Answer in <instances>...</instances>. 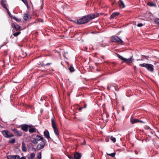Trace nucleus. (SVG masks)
I'll use <instances>...</instances> for the list:
<instances>
[{
	"mask_svg": "<svg viewBox=\"0 0 159 159\" xmlns=\"http://www.w3.org/2000/svg\"><path fill=\"white\" fill-rule=\"evenodd\" d=\"M117 56L118 57V58H119L120 59L124 61L125 58L124 57L122 56L119 54L117 55Z\"/></svg>",
	"mask_w": 159,
	"mask_h": 159,
	"instance_id": "nucleus-27",
	"label": "nucleus"
},
{
	"mask_svg": "<svg viewBox=\"0 0 159 159\" xmlns=\"http://www.w3.org/2000/svg\"><path fill=\"white\" fill-rule=\"evenodd\" d=\"M107 155L111 157H115L116 153L115 152H113L111 153H107Z\"/></svg>",
	"mask_w": 159,
	"mask_h": 159,
	"instance_id": "nucleus-24",
	"label": "nucleus"
},
{
	"mask_svg": "<svg viewBox=\"0 0 159 159\" xmlns=\"http://www.w3.org/2000/svg\"><path fill=\"white\" fill-rule=\"evenodd\" d=\"M34 137L33 138L32 143L35 145L37 144L39 141L43 140L44 139L43 137L38 135H34Z\"/></svg>",
	"mask_w": 159,
	"mask_h": 159,
	"instance_id": "nucleus-4",
	"label": "nucleus"
},
{
	"mask_svg": "<svg viewBox=\"0 0 159 159\" xmlns=\"http://www.w3.org/2000/svg\"><path fill=\"white\" fill-rule=\"evenodd\" d=\"M19 159H26L25 157H22L21 158L20 157Z\"/></svg>",
	"mask_w": 159,
	"mask_h": 159,
	"instance_id": "nucleus-38",
	"label": "nucleus"
},
{
	"mask_svg": "<svg viewBox=\"0 0 159 159\" xmlns=\"http://www.w3.org/2000/svg\"><path fill=\"white\" fill-rule=\"evenodd\" d=\"M69 70L71 72H73L75 71L74 69L72 66H71L70 67Z\"/></svg>",
	"mask_w": 159,
	"mask_h": 159,
	"instance_id": "nucleus-25",
	"label": "nucleus"
},
{
	"mask_svg": "<svg viewBox=\"0 0 159 159\" xmlns=\"http://www.w3.org/2000/svg\"><path fill=\"white\" fill-rule=\"evenodd\" d=\"M37 129L34 128H31L29 129V131L30 133H32L35 132Z\"/></svg>",
	"mask_w": 159,
	"mask_h": 159,
	"instance_id": "nucleus-23",
	"label": "nucleus"
},
{
	"mask_svg": "<svg viewBox=\"0 0 159 159\" xmlns=\"http://www.w3.org/2000/svg\"><path fill=\"white\" fill-rule=\"evenodd\" d=\"M7 1L6 0H2L1 2V4L2 6L6 10L7 9Z\"/></svg>",
	"mask_w": 159,
	"mask_h": 159,
	"instance_id": "nucleus-8",
	"label": "nucleus"
},
{
	"mask_svg": "<svg viewBox=\"0 0 159 159\" xmlns=\"http://www.w3.org/2000/svg\"><path fill=\"white\" fill-rule=\"evenodd\" d=\"M35 157V154L33 152L28 157V159H34Z\"/></svg>",
	"mask_w": 159,
	"mask_h": 159,
	"instance_id": "nucleus-22",
	"label": "nucleus"
},
{
	"mask_svg": "<svg viewBox=\"0 0 159 159\" xmlns=\"http://www.w3.org/2000/svg\"><path fill=\"white\" fill-rule=\"evenodd\" d=\"M143 25L142 23H139L137 25V26L139 27H142Z\"/></svg>",
	"mask_w": 159,
	"mask_h": 159,
	"instance_id": "nucleus-35",
	"label": "nucleus"
},
{
	"mask_svg": "<svg viewBox=\"0 0 159 159\" xmlns=\"http://www.w3.org/2000/svg\"><path fill=\"white\" fill-rule=\"evenodd\" d=\"M135 154H138V152L137 151H135Z\"/></svg>",
	"mask_w": 159,
	"mask_h": 159,
	"instance_id": "nucleus-43",
	"label": "nucleus"
},
{
	"mask_svg": "<svg viewBox=\"0 0 159 159\" xmlns=\"http://www.w3.org/2000/svg\"><path fill=\"white\" fill-rule=\"evenodd\" d=\"M155 22L156 23V24H157L159 26V19H156L155 20Z\"/></svg>",
	"mask_w": 159,
	"mask_h": 159,
	"instance_id": "nucleus-31",
	"label": "nucleus"
},
{
	"mask_svg": "<svg viewBox=\"0 0 159 159\" xmlns=\"http://www.w3.org/2000/svg\"><path fill=\"white\" fill-rule=\"evenodd\" d=\"M21 148L22 151L24 152H25L27 151V148L24 142H23L22 143Z\"/></svg>",
	"mask_w": 159,
	"mask_h": 159,
	"instance_id": "nucleus-19",
	"label": "nucleus"
},
{
	"mask_svg": "<svg viewBox=\"0 0 159 159\" xmlns=\"http://www.w3.org/2000/svg\"><path fill=\"white\" fill-rule=\"evenodd\" d=\"M15 142V139H12L11 140L9 141V142L11 143H14Z\"/></svg>",
	"mask_w": 159,
	"mask_h": 159,
	"instance_id": "nucleus-32",
	"label": "nucleus"
},
{
	"mask_svg": "<svg viewBox=\"0 0 159 159\" xmlns=\"http://www.w3.org/2000/svg\"><path fill=\"white\" fill-rule=\"evenodd\" d=\"M6 10L7 11V12L9 16L10 17H11L12 16V15L10 13V12L9 11L8 9H7Z\"/></svg>",
	"mask_w": 159,
	"mask_h": 159,
	"instance_id": "nucleus-34",
	"label": "nucleus"
},
{
	"mask_svg": "<svg viewBox=\"0 0 159 159\" xmlns=\"http://www.w3.org/2000/svg\"><path fill=\"white\" fill-rule=\"evenodd\" d=\"M112 86L114 87L115 88V90H117V89L116 88V84H110V85L107 86V89L109 90H110V88H111Z\"/></svg>",
	"mask_w": 159,
	"mask_h": 159,
	"instance_id": "nucleus-17",
	"label": "nucleus"
},
{
	"mask_svg": "<svg viewBox=\"0 0 159 159\" xmlns=\"http://www.w3.org/2000/svg\"><path fill=\"white\" fill-rule=\"evenodd\" d=\"M41 141V142L37 145L36 149L38 150H40L43 148L46 144V141L44 139Z\"/></svg>",
	"mask_w": 159,
	"mask_h": 159,
	"instance_id": "nucleus-6",
	"label": "nucleus"
},
{
	"mask_svg": "<svg viewBox=\"0 0 159 159\" xmlns=\"http://www.w3.org/2000/svg\"><path fill=\"white\" fill-rule=\"evenodd\" d=\"M52 64V63H51V62L48 63H47L46 64H44V63H43L42 64V66H48V65H51Z\"/></svg>",
	"mask_w": 159,
	"mask_h": 159,
	"instance_id": "nucleus-33",
	"label": "nucleus"
},
{
	"mask_svg": "<svg viewBox=\"0 0 159 159\" xmlns=\"http://www.w3.org/2000/svg\"><path fill=\"white\" fill-rule=\"evenodd\" d=\"M52 127L53 128L54 132L57 138L59 137V132L57 127V125L53 118L51 119Z\"/></svg>",
	"mask_w": 159,
	"mask_h": 159,
	"instance_id": "nucleus-3",
	"label": "nucleus"
},
{
	"mask_svg": "<svg viewBox=\"0 0 159 159\" xmlns=\"http://www.w3.org/2000/svg\"><path fill=\"white\" fill-rule=\"evenodd\" d=\"M137 61H143V59L142 58L141 59H139L137 60Z\"/></svg>",
	"mask_w": 159,
	"mask_h": 159,
	"instance_id": "nucleus-42",
	"label": "nucleus"
},
{
	"mask_svg": "<svg viewBox=\"0 0 159 159\" xmlns=\"http://www.w3.org/2000/svg\"><path fill=\"white\" fill-rule=\"evenodd\" d=\"M15 20L16 21H21V19H18L16 17V19H15Z\"/></svg>",
	"mask_w": 159,
	"mask_h": 159,
	"instance_id": "nucleus-36",
	"label": "nucleus"
},
{
	"mask_svg": "<svg viewBox=\"0 0 159 159\" xmlns=\"http://www.w3.org/2000/svg\"><path fill=\"white\" fill-rule=\"evenodd\" d=\"M111 41L113 42L119 43L121 45L124 44V42L119 37L116 36H112L111 38Z\"/></svg>",
	"mask_w": 159,
	"mask_h": 159,
	"instance_id": "nucleus-5",
	"label": "nucleus"
},
{
	"mask_svg": "<svg viewBox=\"0 0 159 159\" xmlns=\"http://www.w3.org/2000/svg\"><path fill=\"white\" fill-rule=\"evenodd\" d=\"M3 135L6 138H9L14 136L13 134L7 130H4L2 131Z\"/></svg>",
	"mask_w": 159,
	"mask_h": 159,
	"instance_id": "nucleus-7",
	"label": "nucleus"
},
{
	"mask_svg": "<svg viewBox=\"0 0 159 159\" xmlns=\"http://www.w3.org/2000/svg\"><path fill=\"white\" fill-rule=\"evenodd\" d=\"M20 33H21V32L20 31H19L18 32L13 33V35L15 37H16L17 36H18L20 34Z\"/></svg>",
	"mask_w": 159,
	"mask_h": 159,
	"instance_id": "nucleus-29",
	"label": "nucleus"
},
{
	"mask_svg": "<svg viewBox=\"0 0 159 159\" xmlns=\"http://www.w3.org/2000/svg\"><path fill=\"white\" fill-rule=\"evenodd\" d=\"M142 56L144 57H148L147 56H145V55H142Z\"/></svg>",
	"mask_w": 159,
	"mask_h": 159,
	"instance_id": "nucleus-44",
	"label": "nucleus"
},
{
	"mask_svg": "<svg viewBox=\"0 0 159 159\" xmlns=\"http://www.w3.org/2000/svg\"><path fill=\"white\" fill-rule=\"evenodd\" d=\"M98 13H92L83 16L82 18L78 20L76 22L78 25H81L87 23L93 19L99 16Z\"/></svg>",
	"mask_w": 159,
	"mask_h": 159,
	"instance_id": "nucleus-1",
	"label": "nucleus"
},
{
	"mask_svg": "<svg viewBox=\"0 0 159 159\" xmlns=\"http://www.w3.org/2000/svg\"><path fill=\"white\" fill-rule=\"evenodd\" d=\"M120 13L118 12L113 13L111 16L110 19H112L115 18H116V16L119 15Z\"/></svg>",
	"mask_w": 159,
	"mask_h": 159,
	"instance_id": "nucleus-14",
	"label": "nucleus"
},
{
	"mask_svg": "<svg viewBox=\"0 0 159 159\" xmlns=\"http://www.w3.org/2000/svg\"><path fill=\"white\" fill-rule=\"evenodd\" d=\"M30 125L25 124L21 127V129L25 132H27L28 131V127H30Z\"/></svg>",
	"mask_w": 159,
	"mask_h": 159,
	"instance_id": "nucleus-15",
	"label": "nucleus"
},
{
	"mask_svg": "<svg viewBox=\"0 0 159 159\" xmlns=\"http://www.w3.org/2000/svg\"><path fill=\"white\" fill-rule=\"evenodd\" d=\"M140 67L146 68L149 71L153 72L154 71V66L153 65L148 63L140 64L139 65Z\"/></svg>",
	"mask_w": 159,
	"mask_h": 159,
	"instance_id": "nucleus-2",
	"label": "nucleus"
},
{
	"mask_svg": "<svg viewBox=\"0 0 159 159\" xmlns=\"http://www.w3.org/2000/svg\"><path fill=\"white\" fill-rule=\"evenodd\" d=\"M119 7L121 8H124L125 7V5L123 2L121 0H120L118 2Z\"/></svg>",
	"mask_w": 159,
	"mask_h": 159,
	"instance_id": "nucleus-18",
	"label": "nucleus"
},
{
	"mask_svg": "<svg viewBox=\"0 0 159 159\" xmlns=\"http://www.w3.org/2000/svg\"><path fill=\"white\" fill-rule=\"evenodd\" d=\"M12 27L15 28L16 30H19L20 29V26L18 25H15L14 24H12Z\"/></svg>",
	"mask_w": 159,
	"mask_h": 159,
	"instance_id": "nucleus-20",
	"label": "nucleus"
},
{
	"mask_svg": "<svg viewBox=\"0 0 159 159\" xmlns=\"http://www.w3.org/2000/svg\"><path fill=\"white\" fill-rule=\"evenodd\" d=\"M86 107H87V105L86 104H84V106L83 107V108H85Z\"/></svg>",
	"mask_w": 159,
	"mask_h": 159,
	"instance_id": "nucleus-41",
	"label": "nucleus"
},
{
	"mask_svg": "<svg viewBox=\"0 0 159 159\" xmlns=\"http://www.w3.org/2000/svg\"><path fill=\"white\" fill-rule=\"evenodd\" d=\"M132 57L128 59L125 58L124 62L128 64H130L132 62Z\"/></svg>",
	"mask_w": 159,
	"mask_h": 159,
	"instance_id": "nucleus-16",
	"label": "nucleus"
},
{
	"mask_svg": "<svg viewBox=\"0 0 159 159\" xmlns=\"http://www.w3.org/2000/svg\"><path fill=\"white\" fill-rule=\"evenodd\" d=\"M7 159H19L20 156L18 155H8L7 156Z\"/></svg>",
	"mask_w": 159,
	"mask_h": 159,
	"instance_id": "nucleus-10",
	"label": "nucleus"
},
{
	"mask_svg": "<svg viewBox=\"0 0 159 159\" xmlns=\"http://www.w3.org/2000/svg\"><path fill=\"white\" fill-rule=\"evenodd\" d=\"M30 16L28 13H25L24 15V19L25 20H29Z\"/></svg>",
	"mask_w": 159,
	"mask_h": 159,
	"instance_id": "nucleus-21",
	"label": "nucleus"
},
{
	"mask_svg": "<svg viewBox=\"0 0 159 159\" xmlns=\"http://www.w3.org/2000/svg\"><path fill=\"white\" fill-rule=\"evenodd\" d=\"M81 157V154L78 152H76L74 154V158L75 159H80Z\"/></svg>",
	"mask_w": 159,
	"mask_h": 159,
	"instance_id": "nucleus-13",
	"label": "nucleus"
},
{
	"mask_svg": "<svg viewBox=\"0 0 159 159\" xmlns=\"http://www.w3.org/2000/svg\"><path fill=\"white\" fill-rule=\"evenodd\" d=\"M44 135L45 137L48 140V141H49L50 137L49 133L48 130L44 131Z\"/></svg>",
	"mask_w": 159,
	"mask_h": 159,
	"instance_id": "nucleus-12",
	"label": "nucleus"
},
{
	"mask_svg": "<svg viewBox=\"0 0 159 159\" xmlns=\"http://www.w3.org/2000/svg\"><path fill=\"white\" fill-rule=\"evenodd\" d=\"M41 152H39L37 156V158L38 159H41Z\"/></svg>",
	"mask_w": 159,
	"mask_h": 159,
	"instance_id": "nucleus-30",
	"label": "nucleus"
},
{
	"mask_svg": "<svg viewBox=\"0 0 159 159\" xmlns=\"http://www.w3.org/2000/svg\"><path fill=\"white\" fill-rule=\"evenodd\" d=\"M11 18H12L14 20L16 19V17L15 16H12L11 17Z\"/></svg>",
	"mask_w": 159,
	"mask_h": 159,
	"instance_id": "nucleus-39",
	"label": "nucleus"
},
{
	"mask_svg": "<svg viewBox=\"0 0 159 159\" xmlns=\"http://www.w3.org/2000/svg\"><path fill=\"white\" fill-rule=\"evenodd\" d=\"M68 157L70 159H73L74 158L72 156H69Z\"/></svg>",
	"mask_w": 159,
	"mask_h": 159,
	"instance_id": "nucleus-37",
	"label": "nucleus"
},
{
	"mask_svg": "<svg viewBox=\"0 0 159 159\" xmlns=\"http://www.w3.org/2000/svg\"><path fill=\"white\" fill-rule=\"evenodd\" d=\"M148 6H151V7L154 6H155V4H154L152 2H148Z\"/></svg>",
	"mask_w": 159,
	"mask_h": 159,
	"instance_id": "nucleus-26",
	"label": "nucleus"
},
{
	"mask_svg": "<svg viewBox=\"0 0 159 159\" xmlns=\"http://www.w3.org/2000/svg\"><path fill=\"white\" fill-rule=\"evenodd\" d=\"M83 108V107H80L79 108V110L80 111H81L82 110V109Z\"/></svg>",
	"mask_w": 159,
	"mask_h": 159,
	"instance_id": "nucleus-40",
	"label": "nucleus"
},
{
	"mask_svg": "<svg viewBox=\"0 0 159 159\" xmlns=\"http://www.w3.org/2000/svg\"><path fill=\"white\" fill-rule=\"evenodd\" d=\"M130 121L131 122L132 124H134L139 122L141 123H144V122L140 120H139L137 119L134 118L133 117H131V118Z\"/></svg>",
	"mask_w": 159,
	"mask_h": 159,
	"instance_id": "nucleus-9",
	"label": "nucleus"
},
{
	"mask_svg": "<svg viewBox=\"0 0 159 159\" xmlns=\"http://www.w3.org/2000/svg\"><path fill=\"white\" fill-rule=\"evenodd\" d=\"M110 139L114 143L116 142V139L115 138L111 136L110 138Z\"/></svg>",
	"mask_w": 159,
	"mask_h": 159,
	"instance_id": "nucleus-28",
	"label": "nucleus"
},
{
	"mask_svg": "<svg viewBox=\"0 0 159 159\" xmlns=\"http://www.w3.org/2000/svg\"><path fill=\"white\" fill-rule=\"evenodd\" d=\"M13 131L19 136H21L22 134V132L21 130H18L14 128L13 129Z\"/></svg>",
	"mask_w": 159,
	"mask_h": 159,
	"instance_id": "nucleus-11",
	"label": "nucleus"
},
{
	"mask_svg": "<svg viewBox=\"0 0 159 159\" xmlns=\"http://www.w3.org/2000/svg\"><path fill=\"white\" fill-rule=\"evenodd\" d=\"M124 107H122V109L123 110H124Z\"/></svg>",
	"mask_w": 159,
	"mask_h": 159,
	"instance_id": "nucleus-45",
	"label": "nucleus"
}]
</instances>
